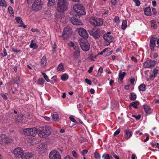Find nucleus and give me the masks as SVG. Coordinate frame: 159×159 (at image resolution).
<instances>
[{"mask_svg": "<svg viewBox=\"0 0 159 159\" xmlns=\"http://www.w3.org/2000/svg\"><path fill=\"white\" fill-rule=\"evenodd\" d=\"M37 133L42 138H45L48 136L51 133L50 129L48 127L44 126L36 128Z\"/></svg>", "mask_w": 159, "mask_h": 159, "instance_id": "obj_1", "label": "nucleus"}, {"mask_svg": "<svg viewBox=\"0 0 159 159\" xmlns=\"http://www.w3.org/2000/svg\"><path fill=\"white\" fill-rule=\"evenodd\" d=\"M57 5V11L60 12H64L67 7V0H58Z\"/></svg>", "mask_w": 159, "mask_h": 159, "instance_id": "obj_2", "label": "nucleus"}, {"mask_svg": "<svg viewBox=\"0 0 159 159\" xmlns=\"http://www.w3.org/2000/svg\"><path fill=\"white\" fill-rule=\"evenodd\" d=\"M90 23L94 26H99L103 25V21L102 19L91 17L89 19Z\"/></svg>", "mask_w": 159, "mask_h": 159, "instance_id": "obj_3", "label": "nucleus"}, {"mask_svg": "<svg viewBox=\"0 0 159 159\" xmlns=\"http://www.w3.org/2000/svg\"><path fill=\"white\" fill-rule=\"evenodd\" d=\"M74 10L79 15H83L86 14L83 6L79 3L74 5L73 6Z\"/></svg>", "mask_w": 159, "mask_h": 159, "instance_id": "obj_4", "label": "nucleus"}, {"mask_svg": "<svg viewBox=\"0 0 159 159\" xmlns=\"http://www.w3.org/2000/svg\"><path fill=\"white\" fill-rule=\"evenodd\" d=\"M79 43L81 49L84 51L86 52L89 50L90 45L85 39L80 40Z\"/></svg>", "mask_w": 159, "mask_h": 159, "instance_id": "obj_5", "label": "nucleus"}, {"mask_svg": "<svg viewBox=\"0 0 159 159\" xmlns=\"http://www.w3.org/2000/svg\"><path fill=\"white\" fill-rule=\"evenodd\" d=\"M43 2L41 0H35L32 6L33 10L38 11L40 10L42 7Z\"/></svg>", "mask_w": 159, "mask_h": 159, "instance_id": "obj_6", "label": "nucleus"}, {"mask_svg": "<svg viewBox=\"0 0 159 159\" xmlns=\"http://www.w3.org/2000/svg\"><path fill=\"white\" fill-rule=\"evenodd\" d=\"M23 133L25 135L34 136L37 133L36 128L34 127L31 128L25 129H23Z\"/></svg>", "mask_w": 159, "mask_h": 159, "instance_id": "obj_7", "label": "nucleus"}, {"mask_svg": "<svg viewBox=\"0 0 159 159\" xmlns=\"http://www.w3.org/2000/svg\"><path fill=\"white\" fill-rule=\"evenodd\" d=\"M49 159H61V156L58 151L53 150L49 154Z\"/></svg>", "mask_w": 159, "mask_h": 159, "instance_id": "obj_8", "label": "nucleus"}, {"mask_svg": "<svg viewBox=\"0 0 159 159\" xmlns=\"http://www.w3.org/2000/svg\"><path fill=\"white\" fill-rule=\"evenodd\" d=\"M71 29L69 27H66L64 29L61 37L64 39L66 40L68 39V37L71 35Z\"/></svg>", "mask_w": 159, "mask_h": 159, "instance_id": "obj_9", "label": "nucleus"}, {"mask_svg": "<svg viewBox=\"0 0 159 159\" xmlns=\"http://www.w3.org/2000/svg\"><path fill=\"white\" fill-rule=\"evenodd\" d=\"M111 34V32H108L107 34H104L103 36L104 39L109 43L108 44L106 45L107 46H108L110 43L112 42L114 40L113 37L111 35H110Z\"/></svg>", "mask_w": 159, "mask_h": 159, "instance_id": "obj_10", "label": "nucleus"}, {"mask_svg": "<svg viewBox=\"0 0 159 159\" xmlns=\"http://www.w3.org/2000/svg\"><path fill=\"white\" fill-rule=\"evenodd\" d=\"M5 136V135H2L0 136V144H7L11 142V139Z\"/></svg>", "mask_w": 159, "mask_h": 159, "instance_id": "obj_11", "label": "nucleus"}, {"mask_svg": "<svg viewBox=\"0 0 159 159\" xmlns=\"http://www.w3.org/2000/svg\"><path fill=\"white\" fill-rule=\"evenodd\" d=\"M156 61L152 60H148L145 61L143 63V66L146 68H152L156 64Z\"/></svg>", "mask_w": 159, "mask_h": 159, "instance_id": "obj_12", "label": "nucleus"}, {"mask_svg": "<svg viewBox=\"0 0 159 159\" xmlns=\"http://www.w3.org/2000/svg\"><path fill=\"white\" fill-rule=\"evenodd\" d=\"M157 37H152L150 40L149 46L151 50L152 51H155V48L156 47V41Z\"/></svg>", "mask_w": 159, "mask_h": 159, "instance_id": "obj_13", "label": "nucleus"}, {"mask_svg": "<svg viewBox=\"0 0 159 159\" xmlns=\"http://www.w3.org/2000/svg\"><path fill=\"white\" fill-rule=\"evenodd\" d=\"M23 152L22 149L18 147L15 148L13 151V153L16 157H21Z\"/></svg>", "mask_w": 159, "mask_h": 159, "instance_id": "obj_14", "label": "nucleus"}, {"mask_svg": "<svg viewBox=\"0 0 159 159\" xmlns=\"http://www.w3.org/2000/svg\"><path fill=\"white\" fill-rule=\"evenodd\" d=\"M78 31L79 35L81 36L85 39L88 37V34L84 29L80 28L78 29Z\"/></svg>", "mask_w": 159, "mask_h": 159, "instance_id": "obj_15", "label": "nucleus"}, {"mask_svg": "<svg viewBox=\"0 0 159 159\" xmlns=\"http://www.w3.org/2000/svg\"><path fill=\"white\" fill-rule=\"evenodd\" d=\"M90 34L95 39L98 38L100 35V31L98 30H93L90 31Z\"/></svg>", "mask_w": 159, "mask_h": 159, "instance_id": "obj_16", "label": "nucleus"}, {"mask_svg": "<svg viewBox=\"0 0 159 159\" xmlns=\"http://www.w3.org/2000/svg\"><path fill=\"white\" fill-rule=\"evenodd\" d=\"M34 155V154L31 152H26L23 153L21 156L22 159H30Z\"/></svg>", "mask_w": 159, "mask_h": 159, "instance_id": "obj_17", "label": "nucleus"}, {"mask_svg": "<svg viewBox=\"0 0 159 159\" xmlns=\"http://www.w3.org/2000/svg\"><path fill=\"white\" fill-rule=\"evenodd\" d=\"M72 24L75 25H82L81 21L74 17H72L70 20Z\"/></svg>", "mask_w": 159, "mask_h": 159, "instance_id": "obj_18", "label": "nucleus"}, {"mask_svg": "<svg viewBox=\"0 0 159 159\" xmlns=\"http://www.w3.org/2000/svg\"><path fill=\"white\" fill-rule=\"evenodd\" d=\"M47 148V145L44 143H42L38 145V150L39 152H43Z\"/></svg>", "mask_w": 159, "mask_h": 159, "instance_id": "obj_19", "label": "nucleus"}, {"mask_svg": "<svg viewBox=\"0 0 159 159\" xmlns=\"http://www.w3.org/2000/svg\"><path fill=\"white\" fill-rule=\"evenodd\" d=\"M143 107L145 113L148 114H150L152 112V110L150 107L146 105H144Z\"/></svg>", "mask_w": 159, "mask_h": 159, "instance_id": "obj_20", "label": "nucleus"}, {"mask_svg": "<svg viewBox=\"0 0 159 159\" xmlns=\"http://www.w3.org/2000/svg\"><path fill=\"white\" fill-rule=\"evenodd\" d=\"M75 50L74 53V56L75 58H78L80 55V52L79 48H74Z\"/></svg>", "mask_w": 159, "mask_h": 159, "instance_id": "obj_21", "label": "nucleus"}, {"mask_svg": "<svg viewBox=\"0 0 159 159\" xmlns=\"http://www.w3.org/2000/svg\"><path fill=\"white\" fill-rule=\"evenodd\" d=\"M158 70L156 68L154 69L152 71L151 73L150 78L151 79H154L155 77V76L158 73Z\"/></svg>", "mask_w": 159, "mask_h": 159, "instance_id": "obj_22", "label": "nucleus"}, {"mask_svg": "<svg viewBox=\"0 0 159 159\" xmlns=\"http://www.w3.org/2000/svg\"><path fill=\"white\" fill-rule=\"evenodd\" d=\"M23 115L22 114H20L16 118L15 121L17 123H21L22 122Z\"/></svg>", "mask_w": 159, "mask_h": 159, "instance_id": "obj_23", "label": "nucleus"}, {"mask_svg": "<svg viewBox=\"0 0 159 159\" xmlns=\"http://www.w3.org/2000/svg\"><path fill=\"white\" fill-rule=\"evenodd\" d=\"M139 104V102L137 101L130 103L129 105V108H130L131 107H133L135 108H137V106Z\"/></svg>", "mask_w": 159, "mask_h": 159, "instance_id": "obj_24", "label": "nucleus"}, {"mask_svg": "<svg viewBox=\"0 0 159 159\" xmlns=\"http://www.w3.org/2000/svg\"><path fill=\"white\" fill-rule=\"evenodd\" d=\"M144 12L145 15L147 16H149L151 15V11L150 7H147L145 8Z\"/></svg>", "mask_w": 159, "mask_h": 159, "instance_id": "obj_25", "label": "nucleus"}, {"mask_svg": "<svg viewBox=\"0 0 159 159\" xmlns=\"http://www.w3.org/2000/svg\"><path fill=\"white\" fill-rule=\"evenodd\" d=\"M125 134L126 135V138L127 139L129 138L132 135V132L129 130H126Z\"/></svg>", "mask_w": 159, "mask_h": 159, "instance_id": "obj_26", "label": "nucleus"}, {"mask_svg": "<svg viewBox=\"0 0 159 159\" xmlns=\"http://www.w3.org/2000/svg\"><path fill=\"white\" fill-rule=\"evenodd\" d=\"M47 63L46 61V57L45 56H43L41 60V66L43 67H44L45 66L46 64Z\"/></svg>", "mask_w": 159, "mask_h": 159, "instance_id": "obj_27", "label": "nucleus"}, {"mask_svg": "<svg viewBox=\"0 0 159 159\" xmlns=\"http://www.w3.org/2000/svg\"><path fill=\"white\" fill-rule=\"evenodd\" d=\"M138 89L139 91L143 92L146 90V86L144 84L140 85L138 87Z\"/></svg>", "mask_w": 159, "mask_h": 159, "instance_id": "obj_28", "label": "nucleus"}, {"mask_svg": "<svg viewBox=\"0 0 159 159\" xmlns=\"http://www.w3.org/2000/svg\"><path fill=\"white\" fill-rule=\"evenodd\" d=\"M151 27L153 29H156L157 28V24L156 20H152L150 21Z\"/></svg>", "mask_w": 159, "mask_h": 159, "instance_id": "obj_29", "label": "nucleus"}, {"mask_svg": "<svg viewBox=\"0 0 159 159\" xmlns=\"http://www.w3.org/2000/svg\"><path fill=\"white\" fill-rule=\"evenodd\" d=\"M126 73L125 72H123L122 73L120 72L119 73V78L118 80L122 81L124 78V77L125 76Z\"/></svg>", "mask_w": 159, "mask_h": 159, "instance_id": "obj_30", "label": "nucleus"}, {"mask_svg": "<svg viewBox=\"0 0 159 159\" xmlns=\"http://www.w3.org/2000/svg\"><path fill=\"white\" fill-rule=\"evenodd\" d=\"M57 70L59 71H65L64 67L62 63H60L57 67Z\"/></svg>", "mask_w": 159, "mask_h": 159, "instance_id": "obj_31", "label": "nucleus"}, {"mask_svg": "<svg viewBox=\"0 0 159 159\" xmlns=\"http://www.w3.org/2000/svg\"><path fill=\"white\" fill-rule=\"evenodd\" d=\"M59 116L58 114L56 112H54L52 116V120L54 121H56L59 118Z\"/></svg>", "mask_w": 159, "mask_h": 159, "instance_id": "obj_32", "label": "nucleus"}, {"mask_svg": "<svg viewBox=\"0 0 159 159\" xmlns=\"http://www.w3.org/2000/svg\"><path fill=\"white\" fill-rule=\"evenodd\" d=\"M68 79V75L66 74H64L61 76V79L62 81H66Z\"/></svg>", "mask_w": 159, "mask_h": 159, "instance_id": "obj_33", "label": "nucleus"}, {"mask_svg": "<svg viewBox=\"0 0 159 159\" xmlns=\"http://www.w3.org/2000/svg\"><path fill=\"white\" fill-rule=\"evenodd\" d=\"M0 6L5 8L7 7V5L5 0H0Z\"/></svg>", "mask_w": 159, "mask_h": 159, "instance_id": "obj_34", "label": "nucleus"}, {"mask_svg": "<svg viewBox=\"0 0 159 159\" xmlns=\"http://www.w3.org/2000/svg\"><path fill=\"white\" fill-rule=\"evenodd\" d=\"M48 6L49 7L53 6L54 4L55 0H48Z\"/></svg>", "mask_w": 159, "mask_h": 159, "instance_id": "obj_35", "label": "nucleus"}, {"mask_svg": "<svg viewBox=\"0 0 159 159\" xmlns=\"http://www.w3.org/2000/svg\"><path fill=\"white\" fill-rule=\"evenodd\" d=\"M130 100H135L137 97L136 95L134 93H130Z\"/></svg>", "mask_w": 159, "mask_h": 159, "instance_id": "obj_36", "label": "nucleus"}, {"mask_svg": "<svg viewBox=\"0 0 159 159\" xmlns=\"http://www.w3.org/2000/svg\"><path fill=\"white\" fill-rule=\"evenodd\" d=\"M127 26V21L126 20H123L122 21L121 28L122 29H125Z\"/></svg>", "mask_w": 159, "mask_h": 159, "instance_id": "obj_37", "label": "nucleus"}, {"mask_svg": "<svg viewBox=\"0 0 159 159\" xmlns=\"http://www.w3.org/2000/svg\"><path fill=\"white\" fill-rule=\"evenodd\" d=\"M103 71V68L102 67H100L98 69V72L96 75V77H98L100 76Z\"/></svg>", "mask_w": 159, "mask_h": 159, "instance_id": "obj_38", "label": "nucleus"}, {"mask_svg": "<svg viewBox=\"0 0 159 159\" xmlns=\"http://www.w3.org/2000/svg\"><path fill=\"white\" fill-rule=\"evenodd\" d=\"M41 74L43 76L44 79L45 80L48 82H49L50 81V80L48 79V76L46 75L45 73H44L43 72H41Z\"/></svg>", "mask_w": 159, "mask_h": 159, "instance_id": "obj_39", "label": "nucleus"}, {"mask_svg": "<svg viewBox=\"0 0 159 159\" xmlns=\"http://www.w3.org/2000/svg\"><path fill=\"white\" fill-rule=\"evenodd\" d=\"M102 157L104 158V159H111L112 158L109 155L107 154H103Z\"/></svg>", "mask_w": 159, "mask_h": 159, "instance_id": "obj_40", "label": "nucleus"}, {"mask_svg": "<svg viewBox=\"0 0 159 159\" xmlns=\"http://www.w3.org/2000/svg\"><path fill=\"white\" fill-rule=\"evenodd\" d=\"M15 20L17 23L20 24H22L23 21L21 18L17 17L16 18Z\"/></svg>", "mask_w": 159, "mask_h": 159, "instance_id": "obj_41", "label": "nucleus"}, {"mask_svg": "<svg viewBox=\"0 0 159 159\" xmlns=\"http://www.w3.org/2000/svg\"><path fill=\"white\" fill-rule=\"evenodd\" d=\"M30 47L31 48L36 49L37 48V46L35 43H31L30 45Z\"/></svg>", "mask_w": 159, "mask_h": 159, "instance_id": "obj_42", "label": "nucleus"}, {"mask_svg": "<svg viewBox=\"0 0 159 159\" xmlns=\"http://www.w3.org/2000/svg\"><path fill=\"white\" fill-rule=\"evenodd\" d=\"M44 80L42 79H40L38 80V84L39 85H42L44 84Z\"/></svg>", "mask_w": 159, "mask_h": 159, "instance_id": "obj_43", "label": "nucleus"}, {"mask_svg": "<svg viewBox=\"0 0 159 159\" xmlns=\"http://www.w3.org/2000/svg\"><path fill=\"white\" fill-rule=\"evenodd\" d=\"M94 157L96 159H100V155L99 153L95 152L94 153Z\"/></svg>", "mask_w": 159, "mask_h": 159, "instance_id": "obj_44", "label": "nucleus"}, {"mask_svg": "<svg viewBox=\"0 0 159 159\" xmlns=\"http://www.w3.org/2000/svg\"><path fill=\"white\" fill-rule=\"evenodd\" d=\"M114 20L116 23H119L120 22L119 17L118 16H116L114 18Z\"/></svg>", "mask_w": 159, "mask_h": 159, "instance_id": "obj_45", "label": "nucleus"}, {"mask_svg": "<svg viewBox=\"0 0 159 159\" xmlns=\"http://www.w3.org/2000/svg\"><path fill=\"white\" fill-rule=\"evenodd\" d=\"M8 10L9 12L11 14H14V12L13 11V9L12 7L11 6H9L8 7Z\"/></svg>", "mask_w": 159, "mask_h": 159, "instance_id": "obj_46", "label": "nucleus"}, {"mask_svg": "<svg viewBox=\"0 0 159 159\" xmlns=\"http://www.w3.org/2000/svg\"><path fill=\"white\" fill-rule=\"evenodd\" d=\"M133 1L136 4V5L139 6L140 5V2L139 0H133Z\"/></svg>", "mask_w": 159, "mask_h": 159, "instance_id": "obj_47", "label": "nucleus"}, {"mask_svg": "<svg viewBox=\"0 0 159 159\" xmlns=\"http://www.w3.org/2000/svg\"><path fill=\"white\" fill-rule=\"evenodd\" d=\"M69 119L71 121L73 122L74 123H76L77 122L76 120L74 119V118L72 116H70L69 117Z\"/></svg>", "mask_w": 159, "mask_h": 159, "instance_id": "obj_48", "label": "nucleus"}, {"mask_svg": "<svg viewBox=\"0 0 159 159\" xmlns=\"http://www.w3.org/2000/svg\"><path fill=\"white\" fill-rule=\"evenodd\" d=\"M132 116L134 117L137 120H139L141 118L140 115H139L138 116H136L134 115H132Z\"/></svg>", "mask_w": 159, "mask_h": 159, "instance_id": "obj_49", "label": "nucleus"}, {"mask_svg": "<svg viewBox=\"0 0 159 159\" xmlns=\"http://www.w3.org/2000/svg\"><path fill=\"white\" fill-rule=\"evenodd\" d=\"M72 154L73 156L75 158H77L78 155L77 154L76 152L75 151H73L72 152Z\"/></svg>", "mask_w": 159, "mask_h": 159, "instance_id": "obj_50", "label": "nucleus"}, {"mask_svg": "<svg viewBox=\"0 0 159 159\" xmlns=\"http://www.w3.org/2000/svg\"><path fill=\"white\" fill-rule=\"evenodd\" d=\"M108 49L107 48H106L105 49H104L103 50H102V51L99 52L98 53V55H102L105 52H106L107 50Z\"/></svg>", "mask_w": 159, "mask_h": 159, "instance_id": "obj_51", "label": "nucleus"}, {"mask_svg": "<svg viewBox=\"0 0 159 159\" xmlns=\"http://www.w3.org/2000/svg\"><path fill=\"white\" fill-rule=\"evenodd\" d=\"M120 129H117L114 133V135L115 136L119 134L120 132Z\"/></svg>", "mask_w": 159, "mask_h": 159, "instance_id": "obj_52", "label": "nucleus"}, {"mask_svg": "<svg viewBox=\"0 0 159 159\" xmlns=\"http://www.w3.org/2000/svg\"><path fill=\"white\" fill-rule=\"evenodd\" d=\"M85 82L87 84L89 85H91L92 84L91 81L88 79H85Z\"/></svg>", "mask_w": 159, "mask_h": 159, "instance_id": "obj_53", "label": "nucleus"}, {"mask_svg": "<svg viewBox=\"0 0 159 159\" xmlns=\"http://www.w3.org/2000/svg\"><path fill=\"white\" fill-rule=\"evenodd\" d=\"M156 41L157 43L156 47L159 48V38H158L157 37Z\"/></svg>", "mask_w": 159, "mask_h": 159, "instance_id": "obj_54", "label": "nucleus"}, {"mask_svg": "<svg viewBox=\"0 0 159 159\" xmlns=\"http://www.w3.org/2000/svg\"><path fill=\"white\" fill-rule=\"evenodd\" d=\"M88 152V151L87 149L83 150L82 151V155L84 156V155L86 154Z\"/></svg>", "mask_w": 159, "mask_h": 159, "instance_id": "obj_55", "label": "nucleus"}, {"mask_svg": "<svg viewBox=\"0 0 159 159\" xmlns=\"http://www.w3.org/2000/svg\"><path fill=\"white\" fill-rule=\"evenodd\" d=\"M93 67H94L93 66H90L89 67V69L88 70V72L90 73H91L92 71V70H93Z\"/></svg>", "mask_w": 159, "mask_h": 159, "instance_id": "obj_56", "label": "nucleus"}, {"mask_svg": "<svg viewBox=\"0 0 159 159\" xmlns=\"http://www.w3.org/2000/svg\"><path fill=\"white\" fill-rule=\"evenodd\" d=\"M12 51L15 52H20V50H18L17 49L14 48H12Z\"/></svg>", "mask_w": 159, "mask_h": 159, "instance_id": "obj_57", "label": "nucleus"}, {"mask_svg": "<svg viewBox=\"0 0 159 159\" xmlns=\"http://www.w3.org/2000/svg\"><path fill=\"white\" fill-rule=\"evenodd\" d=\"M111 4L113 5H115L116 3V0H110Z\"/></svg>", "mask_w": 159, "mask_h": 159, "instance_id": "obj_58", "label": "nucleus"}, {"mask_svg": "<svg viewBox=\"0 0 159 159\" xmlns=\"http://www.w3.org/2000/svg\"><path fill=\"white\" fill-rule=\"evenodd\" d=\"M157 143H156V142H154V143L152 142V143H151V145L153 147L155 148L156 147H157V144H156Z\"/></svg>", "mask_w": 159, "mask_h": 159, "instance_id": "obj_59", "label": "nucleus"}, {"mask_svg": "<svg viewBox=\"0 0 159 159\" xmlns=\"http://www.w3.org/2000/svg\"><path fill=\"white\" fill-rule=\"evenodd\" d=\"M31 31L33 32H39V30L37 29H32Z\"/></svg>", "mask_w": 159, "mask_h": 159, "instance_id": "obj_60", "label": "nucleus"}, {"mask_svg": "<svg viewBox=\"0 0 159 159\" xmlns=\"http://www.w3.org/2000/svg\"><path fill=\"white\" fill-rule=\"evenodd\" d=\"M152 12L154 15H156L157 14V11L155 8H152Z\"/></svg>", "mask_w": 159, "mask_h": 159, "instance_id": "obj_61", "label": "nucleus"}, {"mask_svg": "<svg viewBox=\"0 0 159 159\" xmlns=\"http://www.w3.org/2000/svg\"><path fill=\"white\" fill-rule=\"evenodd\" d=\"M63 159H74V158L72 157H70L69 155H67Z\"/></svg>", "mask_w": 159, "mask_h": 159, "instance_id": "obj_62", "label": "nucleus"}, {"mask_svg": "<svg viewBox=\"0 0 159 159\" xmlns=\"http://www.w3.org/2000/svg\"><path fill=\"white\" fill-rule=\"evenodd\" d=\"M135 79L134 78H131L130 80V82L132 84H134Z\"/></svg>", "mask_w": 159, "mask_h": 159, "instance_id": "obj_63", "label": "nucleus"}, {"mask_svg": "<svg viewBox=\"0 0 159 159\" xmlns=\"http://www.w3.org/2000/svg\"><path fill=\"white\" fill-rule=\"evenodd\" d=\"M131 60L132 61H134L135 62L137 61L136 59L134 57H132L131 58Z\"/></svg>", "mask_w": 159, "mask_h": 159, "instance_id": "obj_64", "label": "nucleus"}]
</instances>
